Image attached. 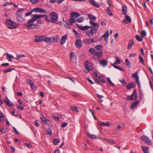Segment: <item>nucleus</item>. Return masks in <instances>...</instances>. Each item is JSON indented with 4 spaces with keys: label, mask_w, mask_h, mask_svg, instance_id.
<instances>
[{
    "label": "nucleus",
    "mask_w": 153,
    "mask_h": 153,
    "mask_svg": "<svg viewBox=\"0 0 153 153\" xmlns=\"http://www.w3.org/2000/svg\"><path fill=\"white\" fill-rule=\"evenodd\" d=\"M92 75L95 78V77H97L98 74L96 72L94 71L92 73Z\"/></svg>",
    "instance_id": "nucleus-54"
},
{
    "label": "nucleus",
    "mask_w": 153,
    "mask_h": 153,
    "mask_svg": "<svg viewBox=\"0 0 153 153\" xmlns=\"http://www.w3.org/2000/svg\"><path fill=\"white\" fill-rule=\"evenodd\" d=\"M137 91L136 90H134L133 93L131 96H128V97H130L129 100H135L137 98V94L136 93Z\"/></svg>",
    "instance_id": "nucleus-9"
},
{
    "label": "nucleus",
    "mask_w": 153,
    "mask_h": 153,
    "mask_svg": "<svg viewBox=\"0 0 153 153\" xmlns=\"http://www.w3.org/2000/svg\"><path fill=\"white\" fill-rule=\"evenodd\" d=\"M141 36L143 38V37H145L146 35V33L145 30H143L141 32Z\"/></svg>",
    "instance_id": "nucleus-47"
},
{
    "label": "nucleus",
    "mask_w": 153,
    "mask_h": 153,
    "mask_svg": "<svg viewBox=\"0 0 153 153\" xmlns=\"http://www.w3.org/2000/svg\"><path fill=\"white\" fill-rule=\"evenodd\" d=\"M70 60L72 62H74L76 60L77 56L74 54V53L71 52L70 54Z\"/></svg>",
    "instance_id": "nucleus-12"
},
{
    "label": "nucleus",
    "mask_w": 153,
    "mask_h": 153,
    "mask_svg": "<svg viewBox=\"0 0 153 153\" xmlns=\"http://www.w3.org/2000/svg\"><path fill=\"white\" fill-rule=\"evenodd\" d=\"M12 128L14 131V132L16 134H19V132L17 131L16 129L14 127H12Z\"/></svg>",
    "instance_id": "nucleus-61"
},
{
    "label": "nucleus",
    "mask_w": 153,
    "mask_h": 153,
    "mask_svg": "<svg viewBox=\"0 0 153 153\" xmlns=\"http://www.w3.org/2000/svg\"><path fill=\"white\" fill-rule=\"evenodd\" d=\"M73 31L75 34V37L77 38H79L80 36V35L74 29L73 30Z\"/></svg>",
    "instance_id": "nucleus-35"
},
{
    "label": "nucleus",
    "mask_w": 153,
    "mask_h": 153,
    "mask_svg": "<svg viewBox=\"0 0 153 153\" xmlns=\"http://www.w3.org/2000/svg\"><path fill=\"white\" fill-rule=\"evenodd\" d=\"M139 58L140 62L142 63L143 65H144V60L143 57L141 56L140 55L139 56Z\"/></svg>",
    "instance_id": "nucleus-44"
},
{
    "label": "nucleus",
    "mask_w": 153,
    "mask_h": 153,
    "mask_svg": "<svg viewBox=\"0 0 153 153\" xmlns=\"http://www.w3.org/2000/svg\"><path fill=\"white\" fill-rule=\"evenodd\" d=\"M6 55L8 58H14V57L13 56L9 54L8 53H6Z\"/></svg>",
    "instance_id": "nucleus-56"
},
{
    "label": "nucleus",
    "mask_w": 153,
    "mask_h": 153,
    "mask_svg": "<svg viewBox=\"0 0 153 153\" xmlns=\"http://www.w3.org/2000/svg\"><path fill=\"white\" fill-rule=\"evenodd\" d=\"M142 149L144 152V153H149L148 152V149L147 148L146 146H142Z\"/></svg>",
    "instance_id": "nucleus-38"
},
{
    "label": "nucleus",
    "mask_w": 153,
    "mask_h": 153,
    "mask_svg": "<svg viewBox=\"0 0 153 153\" xmlns=\"http://www.w3.org/2000/svg\"><path fill=\"white\" fill-rule=\"evenodd\" d=\"M88 136L90 138L94 139L97 138V136L94 134H91L89 133H87Z\"/></svg>",
    "instance_id": "nucleus-28"
},
{
    "label": "nucleus",
    "mask_w": 153,
    "mask_h": 153,
    "mask_svg": "<svg viewBox=\"0 0 153 153\" xmlns=\"http://www.w3.org/2000/svg\"><path fill=\"white\" fill-rule=\"evenodd\" d=\"M70 108L73 111H78V109L76 106H71Z\"/></svg>",
    "instance_id": "nucleus-45"
},
{
    "label": "nucleus",
    "mask_w": 153,
    "mask_h": 153,
    "mask_svg": "<svg viewBox=\"0 0 153 153\" xmlns=\"http://www.w3.org/2000/svg\"><path fill=\"white\" fill-rule=\"evenodd\" d=\"M84 20V19L83 17H80L77 19L75 20L76 22L81 23Z\"/></svg>",
    "instance_id": "nucleus-34"
},
{
    "label": "nucleus",
    "mask_w": 153,
    "mask_h": 153,
    "mask_svg": "<svg viewBox=\"0 0 153 153\" xmlns=\"http://www.w3.org/2000/svg\"><path fill=\"white\" fill-rule=\"evenodd\" d=\"M34 42H40L45 41L47 43L48 42V39L45 36H34Z\"/></svg>",
    "instance_id": "nucleus-2"
},
{
    "label": "nucleus",
    "mask_w": 153,
    "mask_h": 153,
    "mask_svg": "<svg viewBox=\"0 0 153 153\" xmlns=\"http://www.w3.org/2000/svg\"><path fill=\"white\" fill-rule=\"evenodd\" d=\"M67 34L63 36L60 40V43L61 45H63L65 42Z\"/></svg>",
    "instance_id": "nucleus-18"
},
{
    "label": "nucleus",
    "mask_w": 153,
    "mask_h": 153,
    "mask_svg": "<svg viewBox=\"0 0 153 153\" xmlns=\"http://www.w3.org/2000/svg\"><path fill=\"white\" fill-rule=\"evenodd\" d=\"M63 24L64 26L67 28L70 29L71 28V26H70L68 23L66 21H64Z\"/></svg>",
    "instance_id": "nucleus-39"
},
{
    "label": "nucleus",
    "mask_w": 153,
    "mask_h": 153,
    "mask_svg": "<svg viewBox=\"0 0 153 153\" xmlns=\"http://www.w3.org/2000/svg\"><path fill=\"white\" fill-rule=\"evenodd\" d=\"M107 79L108 80V83L112 87H114L115 86V84L113 82H112L109 77H107Z\"/></svg>",
    "instance_id": "nucleus-30"
},
{
    "label": "nucleus",
    "mask_w": 153,
    "mask_h": 153,
    "mask_svg": "<svg viewBox=\"0 0 153 153\" xmlns=\"http://www.w3.org/2000/svg\"><path fill=\"white\" fill-rule=\"evenodd\" d=\"M32 10L31 11H30L28 13H26L25 14V16H29L31 15L32 13Z\"/></svg>",
    "instance_id": "nucleus-57"
},
{
    "label": "nucleus",
    "mask_w": 153,
    "mask_h": 153,
    "mask_svg": "<svg viewBox=\"0 0 153 153\" xmlns=\"http://www.w3.org/2000/svg\"><path fill=\"white\" fill-rule=\"evenodd\" d=\"M48 42H47V43L50 42L55 43L57 42L59 39L58 36H54L48 38Z\"/></svg>",
    "instance_id": "nucleus-8"
},
{
    "label": "nucleus",
    "mask_w": 153,
    "mask_h": 153,
    "mask_svg": "<svg viewBox=\"0 0 153 153\" xmlns=\"http://www.w3.org/2000/svg\"><path fill=\"white\" fill-rule=\"evenodd\" d=\"M100 63L103 66L105 67L107 65L108 62L105 60L102 59L100 61Z\"/></svg>",
    "instance_id": "nucleus-20"
},
{
    "label": "nucleus",
    "mask_w": 153,
    "mask_h": 153,
    "mask_svg": "<svg viewBox=\"0 0 153 153\" xmlns=\"http://www.w3.org/2000/svg\"><path fill=\"white\" fill-rule=\"evenodd\" d=\"M125 64L127 66H128L129 68L131 67V66L129 64V61L127 59H126L125 60Z\"/></svg>",
    "instance_id": "nucleus-46"
},
{
    "label": "nucleus",
    "mask_w": 153,
    "mask_h": 153,
    "mask_svg": "<svg viewBox=\"0 0 153 153\" xmlns=\"http://www.w3.org/2000/svg\"><path fill=\"white\" fill-rule=\"evenodd\" d=\"M125 15V19L129 23H131V20L130 17L129 16L127 15V14Z\"/></svg>",
    "instance_id": "nucleus-31"
},
{
    "label": "nucleus",
    "mask_w": 153,
    "mask_h": 153,
    "mask_svg": "<svg viewBox=\"0 0 153 153\" xmlns=\"http://www.w3.org/2000/svg\"><path fill=\"white\" fill-rule=\"evenodd\" d=\"M89 23L91 25L93 26L92 27H91V28H92L95 30H97L99 28V24H98L91 21H89Z\"/></svg>",
    "instance_id": "nucleus-11"
},
{
    "label": "nucleus",
    "mask_w": 153,
    "mask_h": 153,
    "mask_svg": "<svg viewBox=\"0 0 153 153\" xmlns=\"http://www.w3.org/2000/svg\"><path fill=\"white\" fill-rule=\"evenodd\" d=\"M104 140L105 141L107 142H108L109 143H115V142L114 140H110L108 139L107 138H104Z\"/></svg>",
    "instance_id": "nucleus-40"
},
{
    "label": "nucleus",
    "mask_w": 153,
    "mask_h": 153,
    "mask_svg": "<svg viewBox=\"0 0 153 153\" xmlns=\"http://www.w3.org/2000/svg\"><path fill=\"white\" fill-rule=\"evenodd\" d=\"M47 131L48 134L49 135L51 136L52 134V130L51 128H47Z\"/></svg>",
    "instance_id": "nucleus-49"
},
{
    "label": "nucleus",
    "mask_w": 153,
    "mask_h": 153,
    "mask_svg": "<svg viewBox=\"0 0 153 153\" xmlns=\"http://www.w3.org/2000/svg\"><path fill=\"white\" fill-rule=\"evenodd\" d=\"M77 26L78 28L82 30H85L88 29L89 28H91V26H89L87 25L85 26H81L79 24H77Z\"/></svg>",
    "instance_id": "nucleus-14"
},
{
    "label": "nucleus",
    "mask_w": 153,
    "mask_h": 153,
    "mask_svg": "<svg viewBox=\"0 0 153 153\" xmlns=\"http://www.w3.org/2000/svg\"><path fill=\"white\" fill-rule=\"evenodd\" d=\"M6 22V24L8 25L7 27L9 29H14L16 28L17 27L16 23L11 20L7 19Z\"/></svg>",
    "instance_id": "nucleus-5"
},
{
    "label": "nucleus",
    "mask_w": 153,
    "mask_h": 153,
    "mask_svg": "<svg viewBox=\"0 0 153 153\" xmlns=\"http://www.w3.org/2000/svg\"><path fill=\"white\" fill-rule=\"evenodd\" d=\"M99 80L98 79H97L96 77L95 78L94 81L97 84H99L100 85H102V84H101L100 82L99 81Z\"/></svg>",
    "instance_id": "nucleus-51"
},
{
    "label": "nucleus",
    "mask_w": 153,
    "mask_h": 153,
    "mask_svg": "<svg viewBox=\"0 0 153 153\" xmlns=\"http://www.w3.org/2000/svg\"><path fill=\"white\" fill-rule=\"evenodd\" d=\"M134 45V43L132 40H131L128 43V45L127 47V48L128 49H130L131 48L132 46Z\"/></svg>",
    "instance_id": "nucleus-24"
},
{
    "label": "nucleus",
    "mask_w": 153,
    "mask_h": 153,
    "mask_svg": "<svg viewBox=\"0 0 153 153\" xmlns=\"http://www.w3.org/2000/svg\"><path fill=\"white\" fill-rule=\"evenodd\" d=\"M88 16L89 18L93 21H94L96 19V17L91 14H88Z\"/></svg>",
    "instance_id": "nucleus-26"
},
{
    "label": "nucleus",
    "mask_w": 153,
    "mask_h": 153,
    "mask_svg": "<svg viewBox=\"0 0 153 153\" xmlns=\"http://www.w3.org/2000/svg\"><path fill=\"white\" fill-rule=\"evenodd\" d=\"M24 10V9L20 8L19 10H18L16 12L17 19L19 22H22L24 20V19L23 17L22 14Z\"/></svg>",
    "instance_id": "nucleus-3"
},
{
    "label": "nucleus",
    "mask_w": 153,
    "mask_h": 153,
    "mask_svg": "<svg viewBox=\"0 0 153 153\" xmlns=\"http://www.w3.org/2000/svg\"><path fill=\"white\" fill-rule=\"evenodd\" d=\"M4 102L6 104L9 103V102L10 101L8 99L7 97H5L4 100Z\"/></svg>",
    "instance_id": "nucleus-58"
},
{
    "label": "nucleus",
    "mask_w": 153,
    "mask_h": 153,
    "mask_svg": "<svg viewBox=\"0 0 153 153\" xmlns=\"http://www.w3.org/2000/svg\"><path fill=\"white\" fill-rule=\"evenodd\" d=\"M100 126H108L110 125V124L108 122L104 123V122H101L100 124Z\"/></svg>",
    "instance_id": "nucleus-43"
},
{
    "label": "nucleus",
    "mask_w": 153,
    "mask_h": 153,
    "mask_svg": "<svg viewBox=\"0 0 153 153\" xmlns=\"http://www.w3.org/2000/svg\"><path fill=\"white\" fill-rule=\"evenodd\" d=\"M116 61L114 63L115 64H120V58L117 57H116Z\"/></svg>",
    "instance_id": "nucleus-50"
},
{
    "label": "nucleus",
    "mask_w": 153,
    "mask_h": 153,
    "mask_svg": "<svg viewBox=\"0 0 153 153\" xmlns=\"http://www.w3.org/2000/svg\"><path fill=\"white\" fill-rule=\"evenodd\" d=\"M41 119L44 123H47L48 120L45 117H42V118H41Z\"/></svg>",
    "instance_id": "nucleus-60"
},
{
    "label": "nucleus",
    "mask_w": 153,
    "mask_h": 153,
    "mask_svg": "<svg viewBox=\"0 0 153 153\" xmlns=\"http://www.w3.org/2000/svg\"><path fill=\"white\" fill-rule=\"evenodd\" d=\"M111 65L112 66H113L114 68L117 69L119 70L120 71H124V69L120 66L114 65L113 64H111Z\"/></svg>",
    "instance_id": "nucleus-23"
},
{
    "label": "nucleus",
    "mask_w": 153,
    "mask_h": 153,
    "mask_svg": "<svg viewBox=\"0 0 153 153\" xmlns=\"http://www.w3.org/2000/svg\"><path fill=\"white\" fill-rule=\"evenodd\" d=\"M25 56L24 55L22 54L20 55H18L17 56L16 59H17L19 60L20 58L25 57Z\"/></svg>",
    "instance_id": "nucleus-52"
},
{
    "label": "nucleus",
    "mask_w": 153,
    "mask_h": 153,
    "mask_svg": "<svg viewBox=\"0 0 153 153\" xmlns=\"http://www.w3.org/2000/svg\"><path fill=\"white\" fill-rule=\"evenodd\" d=\"M83 42L86 44H89L91 43L90 39H84Z\"/></svg>",
    "instance_id": "nucleus-41"
},
{
    "label": "nucleus",
    "mask_w": 153,
    "mask_h": 153,
    "mask_svg": "<svg viewBox=\"0 0 153 153\" xmlns=\"http://www.w3.org/2000/svg\"><path fill=\"white\" fill-rule=\"evenodd\" d=\"M138 103V100H136L135 101H134V102H133L130 105L131 108V109H133L136 106Z\"/></svg>",
    "instance_id": "nucleus-21"
},
{
    "label": "nucleus",
    "mask_w": 153,
    "mask_h": 153,
    "mask_svg": "<svg viewBox=\"0 0 153 153\" xmlns=\"http://www.w3.org/2000/svg\"><path fill=\"white\" fill-rule=\"evenodd\" d=\"M30 86L31 89L35 90L36 89V87L33 84V83H32L30 85Z\"/></svg>",
    "instance_id": "nucleus-59"
},
{
    "label": "nucleus",
    "mask_w": 153,
    "mask_h": 153,
    "mask_svg": "<svg viewBox=\"0 0 153 153\" xmlns=\"http://www.w3.org/2000/svg\"><path fill=\"white\" fill-rule=\"evenodd\" d=\"M95 30L94 29H93L92 28H91V29L90 30H88L86 32V35L89 36V37L90 38V36H92L94 34V32L93 31Z\"/></svg>",
    "instance_id": "nucleus-15"
},
{
    "label": "nucleus",
    "mask_w": 153,
    "mask_h": 153,
    "mask_svg": "<svg viewBox=\"0 0 153 153\" xmlns=\"http://www.w3.org/2000/svg\"><path fill=\"white\" fill-rule=\"evenodd\" d=\"M50 16L51 19V22L56 24H59V22L57 20L58 17V15L56 12H53L51 13L50 14Z\"/></svg>",
    "instance_id": "nucleus-4"
},
{
    "label": "nucleus",
    "mask_w": 153,
    "mask_h": 153,
    "mask_svg": "<svg viewBox=\"0 0 153 153\" xmlns=\"http://www.w3.org/2000/svg\"><path fill=\"white\" fill-rule=\"evenodd\" d=\"M31 3L33 4L37 3L39 1L38 0H30Z\"/></svg>",
    "instance_id": "nucleus-53"
},
{
    "label": "nucleus",
    "mask_w": 153,
    "mask_h": 153,
    "mask_svg": "<svg viewBox=\"0 0 153 153\" xmlns=\"http://www.w3.org/2000/svg\"><path fill=\"white\" fill-rule=\"evenodd\" d=\"M88 2L94 6L97 7H99V5L97 4L94 0H89Z\"/></svg>",
    "instance_id": "nucleus-22"
},
{
    "label": "nucleus",
    "mask_w": 153,
    "mask_h": 153,
    "mask_svg": "<svg viewBox=\"0 0 153 153\" xmlns=\"http://www.w3.org/2000/svg\"><path fill=\"white\" fill-rule=\"evenodd\" d=\"M88 61H86L85 62V67L88 70V71L87 72L85 71V73H87L89 72L90 71H91L92 69V68L91 66H90L88 64H87L86 63H88Z\"/></svg>",
    "instance_id": "nucleus-16"
},
{
    "label": "nucleus",
    "mask_w": 153,
    "mask_h": 153,
    "mask_svg": "<svg viewBox=\"0 0 153 153\" xmlns=\"http://www.w3.org/2000/svg\"><path fill=\"white\" fill-rule=\"evenodd\" d=\"M122 14L126 15L127 14V8L126 6H123L122 7Z\"/></svg>",
    "instance_id": "nucleus-19"
},
{
    "label": "nucleus",
    "mask_w": 153,
    "mask_h": 153,
    "mask_svg": "<svg viewBox=\"0 0 153 153\" xmlns=\"http://www.w3.org/2000/svg\"><path fill=\"white\" fill-rule=\"evenodd\" d=\"M95 48L97 50H102L103 49V46L101 45H97L95 47Z\"/></svg>",
    "instance_id": "nucleus-32"
},
{
    "label": "nucleus",
    "mask_w": 153,
    "mask_h": 153,
    "mask_svg": "<svg viewBox=\"0 0 153 153\" xmlns=\"http://www.w3.org/2000/svg\"><path fill=\"white\" fill-rule=\"evenodd\" d=\"M134 87V82H131L130 83L126 86V88L128 89H130L133 88Z\"/></svg>",
    "instance_id": "nucleus-27"
},
{
    "label": "nucleus",
    "mask_w": 153,
    "mask_h": 153,
    "mask_svg": "<svg viewBox=\"0 0 153 153\" xmlns=\"http://www.w3.org/2000/svg\"><path fill=\"white\" fill-rule=\"evenodd\" d=\"M136 39L139 42H141L143 39V38L141 36L140 37V36L138 35H136L135 36Z\"/></svg>",
    "instance_id": "nucleus-37"
},
{
    "label": "nucleus",
    "mask_w": 153,
    "mask_h": 153,
    "mask_svg": "<svg viewBox=\"0 0 153 153\" xmlns=\"http://www.w3.org/2000/svg\"><path fill=\"white\" fill-rule=\"evenodd\" d=\"M32 18H31L28 20L27 23L25 25V27L28 29L31 30L36 28V29H38L39 27V25H34L32 24L34 22H31V20H32Z\"/></svg>",
    "instance_id": "nucleus-1"
},
{
    "label": "nucleus",
    "mask_w": 153,
    "mask_h": 153,
    "mask_svg": "<svg viewBox=\"0 0 153 153\" xmlns=\"http://www.w3.org/2000/svg\"><path fill=\"white\" fill-rule=\"evenodd\" d=\"M103 52L102 51H96L95 56H98L99 57L102 55Z\"/></svg>",
    "instance_id": "nucleus-25"
},
{
    "label": "nucleus",
    "mask_w": 153,
    "mask_h": 153,
    "mask_svg": "<svg viewBox=\"0 0 153 153\" xmlns=\"http://www.w3.org/2000/svg\"><path fill=\"white\" fill-rule=\"evenodd\" d=\"M68 22L70 25H72L73 23H75L76 21L74 20L73 18L71 17V18L68 19Z\"/></svg>",
    "instance_id": "nucleus-29"
},
{
    "label": "nucleus",
    "mask_w": 153,
    "mask_h": 153,
    "mask_svg": "<svg viewBox=\"0 0 153 153\" xmlns=\"http://www.w3.org/2000/svg\"><path fill=\"white\" fill-rule=\"evenodd\" d=\"M96 51V50L92 48H90L89 50V52H90L91 54L93 55H94Z\"/></svg>",
    "instance_id": "nucleus-36"
},
{
    "label": "nucleus",
    "mask_w": 153,
    "mask_h": 153,
    "mask_svg": "<svg viewBox=\"0 0 153 153\" xmlns=\"http://www.w3.org/2000/svg\"><path fill=\"white\" fill-rule=\"evenodd\" d=\"M67 125V123L65 122H63L61 124V126L63 128L65 127Z\"/></svg>",
    "instance_id": "nucleus-64"
},
{
    "label": "nucleus",
    "mask_w": 153,
    "mask_h": 153,
    "mask_svg": "<svg viewBox=\"0 0 153 153\" xmlns=\"http://www.w3.org/2000/svg\"><path fill=\"white\" fill-rule=\"evenodd\" d=\"M75 45L77 48H81L82 45V41L80 39H78L76 41Z\"/></svg>",
    "instance_id": "nucleus-13"
},
{
    "label": "nucleus",
    "mask_w": 153,
    "mask_h": 153,
    "mask_svg": "<svg viewBox=\"0 0 153 153\" xmlns=\"http://www.w3.org/2000/svg\"><path fill=\"white\" fill-rule=\"evenodd\" d=\"M60 141L59 139H54L53 140V143L54 145H57Z\"/></svg>",
    "instance_id": "nucleus-33"
},
{
    "label": "nucleus",
    "mask_w": 153,
    "mask_h": 153,
    "mask_svg": "<svg viewBox=\"0 0 153 153\" xmlns=\"http://www.w3.org/2000/svg\"><path fill=\"white\" fill-rule=\"evenodd\" d=\"M141 139L147 144L149 145H152V143L148 136L145 135L141 137Z\"/></svg>",
    "instance_id": "nucleus-7"
},
{
    "label": "nucleus",
    "mask_w": 153,
    "mask_h": 153,
    "mask_svg": "<svg viewBox=\"0 0 153 153\" xmlns=\"http://www.w3.org/2000/svg\"><path fill=\"white\" fill-rule=\"evenodd\" d=\"M137 71H136L135 72V74H132V76L133 78H136L137 76H138L137 75Z\"/></svg>",
    "instance_id": "nucleus-63"
},
{
    "label": "nucleus",
    "mask_w": 153,
    "mask_h": 153,
    "mask_svg": "<svg viewBox=\"0 0 153 153\" xmlns=\"http://www.w3.org/2000/svg\"><path fill=\"white\" fill-rule=\"evenodd\" d=\"M80 16L79 13L77 12H72L71 13V17L73 18H77Z\"/></svg>",
    "instance_id": "nucleus-17"
},
{
    "label": "nucleus",
    "mask_w": 153,
    "mask_h": 153,
    "mask_svg": "<svg viewBox=\"0 0 153 153\" xmlns=\"http://www.w3.org/2000/svg\"><path fill=\"white\" fill-rule=\"evenodd\" d=\"M32 11L36 13L40 12L41 13H47V11L45 10L38 7L33 9L32 10Z\"/></svg>",
    "instance_id": "nucleus-10"
},
{
    "label": "nucleus",
    "mask_w": 153,
    "mask_h": 153,
    "mask_svg": "<svg viewBox=\"0 0 153 153\" xmlns=\"http://www.w3.org/2000/svg\"><path fill=\"white\" fill-rule=\"evenodd\" d=\"M109 36V32H108V31H107L102 36L104 38H105L104 37H105L106 38H107H107H108V37Z\"/></svg>",
    "instance_id": "nucleus-48"
},
{
    "label": "nucleus",
    "mask_w": 153,
    "mask_h": 153,
    "mask_svg": "<svg viewBox=\"0 0 153 153\" xmlns=\"http://www.w3.org/2000/svg\"><path fill=\"white\" fill-rule=\"evenodd\" d=\"M6 105L8 106L12 107L13 106V103H11L10 101L8 103L6 104Z\"/></svg>",
    "instance_id": "nucleus-62"
},
{
    "label": "nucleus",
    "mask_w": 153,
    "mask_h": 153,
    "mask_svg": "<svg viewBox=\"0 0 153 153\" xmlns=\"http://www.w3.org/2000/svg\"><path fill=\"white\" fill-rule=\"evenodd\" d=\"M120 81L122 83L123 85L124 86L126 85V81L123 79L122 80H120Z\"/></svg>",
    "instance_id": "nucleus-55"
},
{
    "label": "nucleus",
    "mask_w": 153,
    "mask_h": 153,
    "mask_svg": "<svg viewBox=\"0 0 153 153\" xmlns=\"http://www.w3.org/2000/svg\"><path fill=\"white\" fill-rule=\"evenodd\" d=\"M14 70V68H9L4 70V72L5 73L11 72L12 71Z\"/></svg>",
    "instance_id": "nucleus-42"
},
{
    "label": "nucleus",
    "mask_w": 153,
    "mask_h": 153,
    "mask_svg": "<svg viewBox=\"0 0 153 153\" xmlns=\"http://www.w3.org/2000/svg\"><path fill=\"white\" fill-rule=\"evenodd\" d=\"M45 16V15H39L37 14H33L31 16L32 20L31 22H35L40 18Z\"/></svg>",
    "instance_id": "nucleus-6"
}]
</instances>
